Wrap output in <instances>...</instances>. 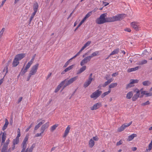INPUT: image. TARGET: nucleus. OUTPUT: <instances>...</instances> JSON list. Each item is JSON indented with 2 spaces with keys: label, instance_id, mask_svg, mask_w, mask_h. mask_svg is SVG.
I'll use <instances>...</instances> for the list:
<instances>
[{
  "label": "nucleus",
  "instance_id": "obj_6",
  "mask_svg": "<svg viewBox=\"0 0 152 152\" xmlns=\"http://www.w3.org/2000/svg\"><path fill=\"white\" fill-rule=\"evenodd\" d=\"M131 26L136 31H138L140 29V25L137 22H132L131 23Z\"/></svg>",
  "mask_w": 152,
  "mask_h": 152
},
{
  "label": "nucleus",
  "instance_id": "obj_39",
  "mask_svg": "<svg viewBox=\"0 0 152 152\" xmlns=\"http://www.w3.org/2000/svg\"><path fill=\"white\" fill-rule=\"evenodd\" d=\"M132 121H131L129 123H126L123 124V125H124V127L125 129L126 127H128L130 126L132 124Z\"/></svg>",
  "mask_w": 152,
  "mask_h": 152
},
{
  "label": "nucleus",
  "instance_id": "obj_63",
  "mask_svg": "<svg viewBox=\"0 0 152 152\" xmlns=\"http://www.w3.org/2000/svg\"><path fill=\"white\" fill-rule=\"evenodd\" d=\"M87 18L86 16H85L83 19L81 21V22L83 23Z\"/></svg>",
  "mask_w": 152,
  "mask_h": 152
},
{
  "label": "nucleus",
  "instance_id": "obj_29",
  "mask_svg": "<svg viewBox=\"0 0 152 152\" xmlns=\"http://www.w3.org/2000/svg\"><path fill=\"white\" fill-rule=\"evenodd\" d=\"M142 84L144 86H148L151 84V83L149 80H146L143 81L142 83Z\"/></svg>",
  "mask_w": 152,
  "mask_h": 152
},
{
  "label": "nucleus",
  "instance_id": "obj_33",
  "mask_svg": "<svg viewBox=\"0 0 152 152\" xmlns=\"http://www.w3.org/2000/svg\"><path fill=\"white\" fill-rule=\"evenodd\" d=\"M99 53L98 51H96L93 53L91 55L89 56V57L90 59L93 57L96 56Z\"/></svg>",
  "mask_w": 152,
  "mask_h": 152
},
{
  "label": "nucleus",
  "instance_id": "obj_44",
  "mask_svg": "<svg viewBox=\"0 0 152 152\" xmlns=\"http://www.w3.org/2000/svg\"><path fill=\"white\" fill-rule=\"evenodd\" d=\"M81 52L82 51L80 50L74 56L71 58L70 60H72V59L76 58L77 56H78L80 54Z\"/></svg>",
  "mask_w": 152,
  "mask_h": 152
},
{
  "label": "nucleus",
  "instance_id": "obj_56",
  "mask_svg": "<svg viewBox=\"0 0 152 152\" xmlns=\"http://www.w3.org/2000/svg\"><path fill=\"white\" fill-rule=\"evenodd\" d=\"M8 66H6V67H5L4 69L3 70V71L4 72H5V71H6L5 75L8 72Z\"/></svg>",
  "mask_w": 152,
  "mask_h": 152
},
{
  "label": "nucleus",
  "instance_id": "obj_5",
  "mask_svg": "<svg viewBox=\"0 0 152 152\" xmlns=\"http://www.w3.org/2000/svg\"><path fill=\"white\" fill-rule=\"evenodd\" d=\"M33 62L31 61H29L26 64L25 69H23L24 66L22 69L21 71L20 72L19 75H21L23 76L25 73L27 72V69H28L30 67L31 65L32 64Z\"/></svg>",
  "mask_w": 152,
  "mask_h": 152
},
{
  "label": "nucleus",
  "instance_id": "obj_51",
  "mask_svg": "<svg viewBox=\"0 0 152 152\" xmlns=\"http://www.w3.org/2000/svg\"><path fill=\"white\" fill-rule=\"evenodd\" d=\"M4 30L5 28H2L1 30L0 31V38L1 37Z\"/></svg>",
  "mask_w": 152,
  "mask_h": 152
},
{
  "label": "nucleus",
  "instance_id": "obj_41",
  "mask_svg": "<svg viewBox=\"0 0 152 152\" xmlns=\"http://www.w3.org/2000/svg\"><path fill=\"white\" fill-rule=\"evenodd\" d=\"M130 81L131 82V83H132L133 84L134 83H138L139 82V80L137 79H131V80Z\"/></svg>",
  "mask_w": 152,
  "mask_h": 152
},
{
  "label": "nucleus",
  "instance_id": "obj_45",
  "mask_svg": "<svg viewBox=\"0 0 152 152\" xmlns=\"http://www.w3.org/2000/svg\"><path fill=\"white\" fill-rule=\"evenodd\" d=\"M147 63V60H142V61L140 62L139 64V65H143L144 64H146Z\"/></svg>",
  "mask_w": 152,
  "mask_h": 152
},
{
  "label": "nucleus",
  "instance_id": "obj_16",
  "mask_svg": "<svg viewBox=\"0 0 152 152\" xmlns=\"http://www.w3.org/2000/svg\"><path fill=\"white\" fill-rule=\"evenodd\" d=\"M45 122V120H42V121L39 123L37 125H36L34 128V130H37L40 126L44 123Z\"/></svg>",
  "mask_w": 152,
  "mask_h": 152
},
{
  "label": "nucleus",
  "instance_id": "obj_62",
  "mask_svg": "<svg viewBox=\"0 0 152 152\" xmlns=\"http://www.w3.org/2000/svg\"><path fill=\"white\" fill-rule=\"evenodd\" d=\"M118 75V72H115L112 75V76L113 77H115L116 75Z\"/></svg>",
  "mask_w": 152,
  "mask_h": 152
},
{
  "label": "nucleus",
  "instance_id": "obj_17",
  "mask_svg": "<svg viewBox=\"0 0 152 152\" xmlns=\"http://www.w3.org/2000/svg\"><path fill=\"white\" fill-rule=\"evenodd\" d=\"M92 80L88 79L83 84V87L85 88L88 87L90 84L91 83Z\"/></svg>",
  "mask_w": 152,
  "mask_h": 152
},
{
  "label": "nucleus",
  "instance_id": "obj_12",
  "mask_svg": "<svg viewBox=\"0 0 152 152\" xmlns=\"http://www.w3.org/2000/svg\"><path fill=\"white\" fill-rule=\"evenodd\" d=\"M65 80H63V81H62L59 84L57 87V88L55 89L54 92L55 93H57V92L63 86V84L64 82L65 81Z\"/></svg>",
  "mask_w": 152,
  "mask_h": 152
},
{
  "label": "nucleus",
  "instance_id": "obj_43",
  "mask_svg": "<svg viewBox=\"0 0 152 152\" xmlns=\"http://www.w3.org/2000/svg\"><path fill=\"white\" fill-rule=\"evenodd\" d=\"M81 52L82 51L80 50L74 56L71 58L70 60H72V59L76 58L77 56H78L80 54Z\"/></svg>",
  "mask_w": 152,
  "mask_h": 152
},
{
  "label": "nucleus",
  "instance_id": "obj_9",
  "mask_svg": "<svg viewBox=\"0 0 152 152\" xmlns=\"http://www.w3.org/2000/svg\"><path fill=\"white\" fill-rule=\"evenodd\" d=\"M91 59L88 56L85 57L81 61L80 63V65L81 66H83L85 64L87 63L88 61H89Z\"/></svg>",
  "mask_w": 152,
  "mask_h": 152
},
{
  "label": "nucleus",
  "instance_id": "obj_23",
  "mask_svg": "<svg viewBox=\"0 0 152 152\" xmlns=\"http://www.w3.org/2000/svg\"><path fill=\"white\" fill-rule=\"evenodd\" d=\"M140 94H134L132 98V100L133 101H135L139 97Z\"/></svg>",
  "mask_w": 152,
  "mask_h": 152
},
{
  "label": "nucleus",
  "instance_id": "obj_52",
  "mask_svg": "<svg viewBox=\"0 0 152 152\" xmlns=\"http://www.w3.org/2000/svg\"><path fill=\"white\" fill-rule=\"evenodd\" d=\"M70 59L67 61L65 64L64 66H63V67H66L67 66L69 65V64L70 61Z\"/></svg>",
  "mask_w": 152,
  "mask_h": 152
},
{
  "label": "nucleus",
  "instance_id": "obj_59",
  "mask_svg": "<svg viewBox=\"0 0 152 152\" xmlns=\"http://www.w3.org/2000/svg\"><path fill=\"white\" fill-rule=\"evenodd\" d=\"M124 31L129 32H130L131 31V29L129 28H126L125 29Z\"/></svg>",
  "mask_w": 152,
  "mask_h": 152
},
{
  "label": "nucleus",
  "instance_id": "obj_64",
  "mask_svg": "<svg viewBox=\"0 0 152 152\" xmlns=\"http://www.w3.org/2000/svg\"><path fill=\"white\" fill-rule=\"evenodd\" d=\"M87 18L86 16H85L83 19L81 21V22L83 23Z\"/></svg>",
  "mask_w": 152,
  "mask_h": 152
},
{
  "label": "nucleus",
  "instance_id": "obj_14",
  "mask_svg": "<svg viewBox=\"0 0 152 152\" xmlns=\"http://www.w3.org/2000/svg\"><path fill=\"white\" fill-rule=\"evenodd\" d=\"M70 129V127L69 125H68L65 129L64 135L63 136V137H65L67 136L69 132Z\"/></svg>",
  "mask_w": 152,
  "mask_h": 152
},
{
  "label": "nucleus",
  "instance_id": "obj_18",
  "mask_svg": "<svg viewBox=\"0 0 152 152\" xmlns=\"http://www.w3.org/2000/svg\"><path fill=\"white\" fill-rule=\"evenodd\" d=\"M39 7V6L37 2H35L33 5V10L34 11L37 12Z\"/></svg>",
  "mask_w": 152,
  "mask_h": 152
},
{
  "label": "nucleus",
  "instance_id": "obj_28",
  "mask_svg": "<svg viewBox=\"0 0 152 152\" xmlns=\"http://www.w3.org/2000/svg\"><path fill=\"white\" fill-rule=\"evenodd\" d=\"M117 85L118 84L116 83L111 84L109 86V89H110L111 90V88H114L116 87Z\"/></svg>",
  "mask_w": 152,
  "mask_h": 152
},
{
  "label": "nucleus",
  "instance_id": "obj_19",
  "mask_svg": "<svg viewBox=\"0 0 152 152\" xmlns=\"http://www.w3.org/2000/svg\"><path fill=\"white\" fill-rule=\"evenodd\" d=\"M86 66H83V67L81 68L79 70L77 73V74H79L82 72H83V71H84L86 69Z\"/></svg>",
  "mask_w": 152,
  "mask_h": 152
},
{
  "label": "nucleus",
  "instance_id": "obj_40",
  "mask_svg": "<svg viewBox=\"0 0 152 152\" xmlns=\"http://www.w3.org/2000/svg\"><path fill=\"white\" fill-rule=\"evenodd\" d=\"M125 128L124 127V125L123 124L118 129V132H120L123 131Z\"/></svg>",
  "mask_w": 152,
  "mask_h": 152
},
{
  "label": "nucleus",
  "instance_id": "obj_7",
  "mask_svg": "<svg viewBox=\"0 0 152 152\" xmlns=\"http://www.w3.org/2000/svg\"><path fill=\"white\" fill-rule=\"evenodd\" d=\"M102 93V91H99V89L96 90L90 95V97L91 98H95L94 99H95L99 97Z\"/></svg>",
  "mask_w": 152,
  "mask_h": 152
},
{
  "label": "nucleus",
  "instance_id": "obj_60",
  "mask_svg": "<svg viewBox=\"0 0 152 152\" xmlns=\"http://www.w3.org/2000/svg\"><path fill=\"white\" fill-rule=\"evenodd\" d=\"M92 73H91L90 74L89 77L88 78V79H89L90 80H91L92 81L93 80V78L92 77Z\"/></svg>",
  "mask_w": 152,
  "mask_h": 152
},
{
  "label": "nucleus",
  "instance_id": "obj_38",
  "mask_svg": "<svg viewBox=\"0 0 152 152\" xmlns=\"http://www.w3.org/2000/svg\"><path fill=\"white\" fill-rule=\"evenodd\" d=\"M147 92V91H143L141 92L140 95V94L139 97L140 98H142L143 97L144 95H145L146 93Z\"/></svg>",
  "mask_w": 152,
  "mask_h": 152
},
{
  "label": "nucleus",
  "instance_id": "obj_61",
  "mask_svg": "<svg viewBox=\"0 0 152 152\" xmlns=\"http://www.w3.org/2000/svg\"><path fill=\"white\" fill-rule=\"evenodd\" d=\"M103 3L104 6H106L108 5L109 4V3H108L107 2H104V1H103Z\"/></svg>",
  "mask_w": 152,
  "mask_h": 152
},
{
  "label": "nucleus",
  "instance_id": "obj_58",
  "mask_svg": "<svg viewBox=\"0 0 152 152\" xmlns=\"http://www.w3.org/2000/svg\"><path fill=\"white\" fill-rule=\"evenodd\" d=\"M93 139L94 140L97 141L99 140V137L97 136L94 137H93Z\"/></svg>",
  "mask_w": 152,
  "mask_h": 152
},
{
  "label": "nucleus",
  "instance_id": "obj_4",
  "mask_svg": "<svg viewBox=\"0 0 152 152\" xmlns=\"http://www.w3.org/2000/svg\"><path fill=\"white\" fill-rule=\"evenodd\" d=\"M10 142V139L7 140L4 144L1 150V152H11V148L8 149V145Z\"/></svg>",
  "mask_w": 152,
  "mask_h": 152
},
{
  "label": "nucleus",
  "instance_id": "obj_54",
  "mask_svg": "<svg viewBox=\"0 0 152 152\" xmlns=\"http://www.w3.org/2000/svg\"><path fill=\"white\" fill-rule=\"evenodd\" d=\"M91 41H88L86 43H85L84 45L86 47H87V46L89 45L91 43Z\"/></svg>",
  "mask_w": 152,
  "mask_h": 152
},
{
  "label": "nucleus",
  "instance_id": "obj_46",
  "mask_svg": "<svg viewBox=\"0 0 152 152\" xmlns=\"http://www.w3.org/2000/svg\"><path fill=\"white\" fill-rule=\"evenodd\" d=\"M133 91L134 92L136 93V94H140V91H139V90L137 88H135Z\"/></svg>",
  "mask_w": 152,
  "mask_h": 152
},
{
  "label": "nucleus",
  "instance_id": "obj_24",
  "mask_svg": "<svg viewBox=\"0 0 152 152\" xmlns=\"http://www.w3.org/2000/svg\"><path fill=\"white\" fill-rule=\"evenodd\" d=\"M133 93L132 91H131L128 92L126 94V98L127 99H131L133 95Z\"/></svg>",
  "mask_w": 152,
  "mask_h": 152
},
{
  "label": "nucleus",
  "instance_id": "obj_26",
  "mask_svg": "<svg viewBox=\"0 0 152 152\" xmlns=\"http://www.w3.org/2000/svg\"><path fill=\"white\" fill-rule=\"evenodd\" d=\"M8 124V121L7 119L6 118L5 120V124L2 128V130L3 131L5 130L7 128Z\"/></svg>",
  "mask_w": 152,
  "mask_h": 152
},
{
  "label": "nucleus",
  "instance_id": "obj_1",
  "mask_svg": "<svg viewBox=\"0 0 152 152\" xmlns=\"http://www.w3.org/2000/svg\"><path fill=\"white\" fill-rule=\"evenodd\" d=\"M107 13H104L101 14L99 18L96 20V23L98 24H101L106 22H110L109 17L106 18Z\"/></svg>",
  "mask_w": 152,
  "mask_h": 152
},
{
  "label": "nucleus",
  "instance_id": "obj_20",
  "mask_svg": "<svg viewBox=\"0 0 152 152\" xmlns=\"http://www.w3.org/2000/svg\"><path fill=\"white\" fill-rule=\"evenodd\" d=\"M140 66H136L134 68H129L128 69L127 71L128 72H132L135 71L136 70H137L139 69V68H140Z\"/></svg>",
  "mask_w": 152,
  "mask_h": 152
},
{
  "label": "nucleus",
  "instance_id": "obj_2",
  "mask_svg": "<svg viewBox=\"0 0 152 152\" xmlns=\"http://www.w3.org/2000/svg\"><path fill=\"white\" fill-rule=\"evenodd\" d=\"M125 15L124 14H119L113 17H110V22L121 20L125 17Z\"/></svg>",
  "mask_w": 152,
  "mask_h": 152
},
{
  "label": "nucleus",
  "instance_id": "obj_34",
  "mask_svg": "<svg viewBox=\"0 0 152 152\" xmlns=\"http://www.w3.org/2000/svg\"><path fill=\"white\" fill-rule=\"evenodd\" d=\"M35 146V143L33 144L29 148H28V152H32L33 149Z\"/></svg>",
  "mask_w": 152,
  "mask_h": 152
},
{
  "label": "nucleus",
  "instance_id": "obj_42",
  "mask_svg": "<svg viewBox=\"0 0 152 152\" xmlns=\"http://www.w3.org/2000/svg\"><path fill=\"white\" fill-rule=\"evenodd\" d=\"M134 86V85H133L132 83H131V82H130V83L127 84L126 86V89H128L129 88H131L132 87Z\"/></svg>",
  "mask_w": 152,
  "mask_h": 152
},
{
  "label": "nucleus",
  "instance_id": "obj_22",
  "mask_svg": "<svg viewBox=\"0 0 152 152\" xmlns=\"http://www.w3.org/2000/svg\"><path fill=\"white\" fill-rule=\"evenodd\" d=\"M89 145L90 148H92L94 145L95 142L92 139H91L89 142Z\"/></svg>",
  "mask_w": 152,
  "mask_h": 152
},
{
  "label": "nucleus",
  "instance_id": "obj_47",
  "mask_svg": "<svg viewBox=\"0 0 152 152\" xmlns=\"http://www.w3.org/2000/svg\"><path fill=\"white\" fill-rule=\"evenodd\" d=\"M33 123H32L26 129L25 132H27L29 130V129L33 125Z\"/></svg>",
  "mask_w": 152,
  "mask_h": 152
},
{
  "label": "nucleus",
  "instance_id": "obj_27",
  "mask_svg": "<svg viewBox=\"0 0 152 152\" xmlns=\"http://www.w3.org/2000/svg\"><path fill=\"white\" fill-rule=\"evenodd\" d=\"M113 81L112 78H111L110 79L108 80L107 81L105 82L103 84V86L106 87L107 85L110 84Z\"/></svg>",
  "mask_w": 152,
  "mask_h": 152
},
{
  "label": "nucleus",
  "instance_id": "obj_55",
  "mask_svg": "<svg viewBox=\"0 0 152 152\" xmlns=\"http://www.w3.org/2000/svg\"><path fill=\"white\" fill-rule=\"evenodd\" d=\"M146 96L148 97L149 96H152V92L150 93H146Z\"/></svg>",
  "mask_w": 152,
  "mask_h": 152
},
{
  "label": "nucleus",
  "instance_id": "obj_3",
  "mask_svg": "<svg viewBox=\"0 0 152 152\" xmlns=\"http://www.w3.org/2000/svg\"><path fill=\"white\" fill-rule=\"evenodd\" d=\"M78 76H76L70 78L69 80L67 79H66L64 80L65 81L64 82L63 84V86L61 91L65 88L67 86H69L70 84L74 82L77 79Z\"/></svg>",
  "mask_w": 152,
  "mask_h": 152
},
{
  "label": "nucleus",
  "instance_id": "obj_49",
  "mask_svg": "<svg viewBox=\"0 0 152 152\" xmlns=\"http://www.w3.org/2000/svg\"><path fill=\"white\" fill-rule=\"evenodd\" d=\"M150 103L149 101H147L145 102L142 103L141 104L142 106H145L147 105H148Z\"/></svg>",
  "mask_w": 152,
  "mask_h": 152
},
{
  "label": "nucleus",
  "instance_id": "obj_50",
  "mask_svg": "<svg viewBox=\"0 0 152 152\" xmlns=\"http://www.w3.org/2000/svg\"><path fill=\"white\" fill-rule=\"evenodd\" d=\"M83 23L81 21L80 23H79L78 25L76 27V28H75V30H74V31H75L76 30H77L78 28Z\"/></svg>",
  "mask_w": 152,
  "mask_h": 152
},
{
  "label": "nucleus",
  "instance_id": "obj_57",
  "mask_svg": "<svg viewBox=\"0 0 152 152\" xmlns=\"http://www.w3.org/2000/svg\"><path fill=\"white\" fill-rule=\"evenodd\" d=\"M122 141L121 140H120L118 142H117L116 143L117 145H119L122 144Z\"/></svg>",
  "mask_w": 152,
  "mask_h": 152
},
{
  "label": "nucleus",
  "instance_id": "obj_30",
  "mask_svg": "<svg viewBox=\"0 0 152 152\" xmlns=\"http://www.w3.org/2000/svg\"><path fill=\"white\" fill-rule=\"evenodd\" d=\"M6 133H5L4 132L2 135V140H1V143H4V142L5 140H6Z\"/></svg>",
  "mask_w": 152,
  "mask_h": 152
},
{
  "label": "nucleus",
  "instance_id": "obj_31",
  "mask_svg": "<svg viewBox=\"0 0 152 152\" xmlns=\"http://www.w3.org/2000/svg\"><path fill=\"white\" fill-rule=\"evenodd\" d=\"M49 122H48L44 125H43L41 127H42L45 130L46 129H47L48 127L49 126Z\"/></svg>",
  "mask_w": 152,
  "mask_h": 152
},
{
  "label": "nucleus",
  "instance_id": "obj_13",
  "mask_svg": "<svg viewBox=\"0 0 152 152\" xmlns=\"http://www.w3.org/2000/svg\"><path fill=\"white\" fill-rule=\"evenodd\" d=\"M28 137L26 136L25 137L23 142L21 144V146H22V147L23 148H26V146L27 144V142L28 140Z\"/></svg>",
  "mask_w": 152,
  "mask_h": 152
},
{
  "label": "nucleus",
  "instance_id": "obj_8",
  "mask_svg": "<svg viewBox=\"0 0 152 152\" xmlns=\"http://www.w3.org/2000/svg\"><path fill=\"white\" fill-rule=\"evenodd\" d=\"M39 65V64L37 63L35 65L31 67L29 73L33 75H34L37 72Z\"/></svg>",
  "mask_w": 152,
  "mask_h": 152
},
{
  "label": "nucleus",
  "instance_id": "obj_37",
  "mask_svg": "<svg viewBox=\"0 0 152 152\" xmlns=\"http://www.w3.org/2000/svg\"><path fill=\"white\" fill-rule=\"evenodd\" d=\"M58 124H55L53 125L52 126H51V129H50V131L51 132H53L54 130H55L57 127L58 126Z\"/></svg>",
  "mask_w": 152,
  "mask_h": 152
},
{
  "label": "nucleus",
  "instance_id": "obj_35",
  "mask_svg": "<svg viewBox=\"0 0 152 152\" xmlns=\"http://www.w3.org/2000/svg\"><path fill=\"white\" fill-rule=\"evenodd\" d=\"M19 142V139L15 138L13 141V144L14 145L18 144Z\"/></svg>",
  "mask_w": 152,
  "mask_h": 152
},
{
  "label": "nucleus",
  "instance_id": "obj_21",
  "mask_svg": "<svg viewBox=\"0 0 152 152\" xmlns=\"http://www.w3.org/2000/svg\"><path fill=\"white\" fill-rule=\"evenodd\" d=\"M137 136V135L136 134H133L128 137L127 140L130 141L132 140L135 137Z\"/></svg>",
  "mask_w": 152,
  "mask_h": 152
},
{
  "label": "nucleus",
  "instance_id": "obj_36",
  "mask_svg": "<svg viewBox=\"0 0 152 152\" xmlns=\"http://www.w3.org/2000/svg\"><path fill=\"white\" fill-rule=\"evenodd\" d=\"M74 66V64H73L71 66H69V67H67V68L65 69H64V71H66V72H67L68 71L71 70L73 67Z\"/></svg>",
  "mask_w": 152,
  "mask_h": 152
},
{
  "label": "nucleus",
  "instance_id": "obj_32",
  "mask_svg": "<svg viewBox=\"0 0 152 152\" xmlns=\"http://www.w3.org/2000/svg\"><path fill=\"white\" fill-rule=\"evenodd\" d=\"M111 92V90L109 89V90L105 92L102 94L101 96V97L102 98H103L104 97H105L106 95L108 94L109 93H110Z\"/></svg>",
  "mask_w": 152,
  "mask_h": 152
},
{
  "label": "nucleus",
  "instance_id": "obj_10",
  "mask_svg": "<svg viewBox=\"0 0 152 152\" xmlns=\"http://www.w3.org/2000/svg\"><path fill=\"white\" fill-rule=\"evenodd\" d=\"M102 106V104L101 102H98L94 105L93 106L91 107V110H96Z\"/></svg>",
  "mask_w": 152,
  "mask_h": 152
},
{
  "label": "nucleus",
  "instance_id": "obj_53",
  "mask_svg": "<svg viewBox=\"0 0 152 152\" xmlns=\"http://www.w3.org/2000/svg\"><path fill=\"white\" fill-rule=\"evenodd\" d=\"M92 14V11L88 13H87L85 16L87 18H89L91 15Z\"/></svg>",
  "mask_w": 152,
  "mask_h": 152
},
{
  "label": "nucleus",
  "instance_id": "obj_25",
  "mask_svg": "<svg viewBox=\"0 0 152 152\" xmlns=\"http://www.w3.org/2000/svg\"><path fill=\"white\" fill-rule=\"evenodd\" d=\"M119 52V48H117L115 49L110 54V56H112L115 54H118Z\"/></svg>",
  "mask_w": 152,
  "mask_h": 152
},
{
  "label": "nucleus",
  "instance_id": "obj_15",
  "mask_svg": "<svg viewBox=\"0 0 152 152\" xmlns=\"http://www.w3.org/2000/svg\"><path fill=\"white\" fill-rule=\"evenodd\" d=\"M16 58H15L12 62V66L13 67H16L19 64V61Z\"/></svg>",
  "mask_w": 152,
  "mask_h": 152
},
{
  "label": "nucleus",
  "instance_id": "obj_48",
  "mask_svg": "<svg viewBox=\"0 0 152 152\" xmlns=\"http://www.w3.org/2000/svg\"><path fill=\"white\" fill-rule=\"evenodd\" d=\"M152 143L151 142L148 145V149H146V150L147 151H148L149 150V151H151L152 149Z\"/></svg>",
  "mask_w": 152,
  "mask_h": 152
},
{
  "label": "nucleus",
  "instance_id": "obj_11",
  "mask_svg": "<svg viewBox=\"0 0 152 152\" xmlns=\"http://www.w3.org/2000/svg\"><path fill=\"white\" fill-rule=\"evenodd\" d=\"M25 57V54L21 53L17 55L15 58H16L19 61L20 60Z\"/></svg>",
  "mask_w": 152,
  "mask_h": 152
}]
</instances>
